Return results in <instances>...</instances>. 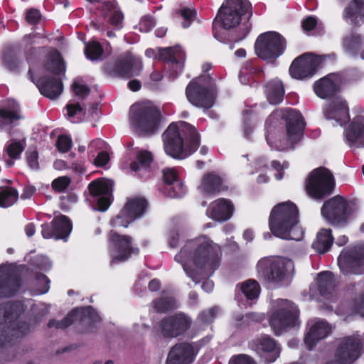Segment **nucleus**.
<instances>
[{"mask_svg":"<svg viewBox=\"0 0 364 364\" xmlns=\"http://www.w3.org/2000/svg\"><path fill=\"white\" fill-rule=\"evenodd\" d=\"M265 126L266 140L269 146L278 151H286L299 141L305 124L299 112L286 108L272 113Z\"/></svg>","mask_w":364,"mask_h":364,"instance_id":"f03ea898","label":"nucleus"},{"mask_svg":"<svg viewBox=\"0 0 364 364\" xmlns=\"http://www.w3.org/2000/svg\"><path fill=\"white\" fill-rule=\"evenodd\" d=\"M342 16L347 23L360 26L364 23V0H351L344 8Z\"/></svg>","mask_w":364,"mask_h":364,"instance_id":"f704fd0d","label":"nucleus"},{"mask_svg":"<svg viewBox=\"0 0 364 364\" xmlns=\"http://www.w3.org/2000/svg\"><path fill=\"white\" fill-rule=\"evenodd\" d=\"M67 117L71 122H77L75 117L82 112V108L79 103L70 104L67 107Z\"/></svg>","mask_w":364,"mask_h":364,"instance_id":"e2e57ef3","label":"nucleus"},{"mask_svg":"<svg viewBox=\"0 0 364 364\" xmlns=\"http://www.w3.org/2000/svg\"><path fill=\"white\" fill-rule=\"evenodd\" d=\"M267 99L270 104L277 105L282 102L284 88L282 82L277 79L269 81L265 87Z\"/></svg>","mask_w":364,"mask_h":364,"instance_id":"ea45409f","label":"nucleus"},{"mask_svg":"<svg viewBox=\"0 0 364 364\" xmlns=\"http://www.w3.org/2000/svg\"><path fill=\"white\" fill-rule=\"evenodd\" d=\"M163 178H164V184L166 185V183H171L173 181H180L178 178L177 173L173 168H166L163 171Z\"/></svg>","mask_w":364,"mask_h":364,"instance_id":"774afa93","label":"nucleus"},{"mask_svg":"<svg viewBox=\"0 0 364 364\" xmlns=\"http://www.w3.org/2000/svg\"><path fill=\"white\" fill-rule=\"evenodd\" d=\"M218 311V307L215 306L210 308L206 311H202L198 315V319L203 323H211L214 320Z\"/></svg>","mask_w":364,"mask_h":364,"instance_id":"680f3d73","label":"nucleus"},{"mask_svg":"<svg viewBox=\"0 0 364 364\" xmlns=\"http://www.w3.org/2000/svg\"><path fill=\"white\" fill-rule=\"evenodd\" d=\"M228 364H257V363L247 354H237L230 358Z\"/></svg>","mask_w":364,"mask_h":364,"instance_id":"bf43d9fd","label":"nucleus"},{"mask_svg":"<svg viewBox=\"0 0 364 364\" xmlns=\"http://www.w3.org/2000/svg\"><path fill=\"white\" fill-rule=\"evenodd\" d=\"M141 70L142 64L140 58L130 53L120 55L116 60L113 68L117 75L125 78L139 75Z\"/></svg>","mask_w":364,"mask_h":364,"instance_id":"5701e85b","label":"nucleus"},{"mask_svg":"<svg viewBox=\"0 0 364 364\" xmlns=\"http://www.w3.org/2000/svg\"><path fill=\"white\" fill-rule=\"evenodd\" d=\"M222 179L214 172L205 174L201 181L200 188L207 194L215 193L221 190Z\"/></svg>","mask_w":364,"mask_h":364,"instance_id":"79ce46f5","label":"nucleus"},{"mask_svg":"<svg viewBox=\"0 0 364 364\" xmlns=\"http://www.w3.org/2000/svg\"><path fill=\"white\" fill-rule=\"evenodd\" d=\"M294 264L282 257H264L257 264V277L265 282L280 287L292 277Z\"/></svg>","mask_w":364,"mask_h":364,"instance_id":"0eeeda50","label":"nucleus"},{"mask_svg":"<svg viewBox=\"0 0 364 364\" xmlns=\"http://www.w3.org/2000/svg\"><path fill=\"white\" fill-rule=\"evenodd\" d=\"M195 358V350L191 344L179 343L171 348L166 364H191Z\"/></svg>","mask_w":364,"mask_h":364,"instance_id":"c756f323","label":"nucleus"},{"mask_svg":"<svg viewBox=\"0 0 364 364\" xmlns=\"http://www.w3.org/2000/svg\"><path fill=\"white\" fill-rule=\"evenodd\" d=\"M161 192L170 198H181L186 193V188L183 182L180 181H173L171 183H166L161 187Z\"/></svg>","mask_w":364,"mask_h":364,"instance_id":"49530a36","label":"nucleus"},{"mask_svg":"<svg viewBox=\"0 0 364 364\" xmlns=\"http://www.w3.org/2000/svg\"><path fill=\"white\" fill-rule=\"evenodd\" d=\"M215 84L210 77L204 75L189 82L186 90V95L193 105L209 109L215 103Z\"/></svg>","mask_w":364,"mask_h":364,"instance_id":"9d476101","label":"nucleus"},{"mask_svg":"<svg viewBox=\"0 0 364 364\" xmlns=\"http://www.w3.org/2000/svg\"><path fill=\"white\" fill-rule=\"evenodd\" d=\"M335 283L333 274L329 272H323L318 275L316 286L319 294L324 299H329L335 290Z\"/></svg>","mask_w":364,"mask_h":364,"instance_id":"58836bf2","label":"nucleus"},{"mask_svg":"<svg viewBox=\"0 0 364 364\" xmlns=\"http://www.w3.org/2000/svg\"><path fill=\"white\" fill-rule=\"evenodd\" d=\"M102 13L107 26H110L115 30L123 27L124 15L114 1H107L102 6Z\"/></svg>","mask_w":364,"mask_h":364,"instance_id":"e433bc0d","label":"nucleus"},{"mask_svg":"<svg viewBox=\"0 0 364 364\" xmlns=\"http://www.w3.org/2000/svg\"><path fill=\"white\" fill-rule=\"evenodd\" d=\"M342 83L340 74L331 73L314 82V90L316 95L322 99L333 98L339 92Z\"/></svg>","mask_w":364,"mask_h":364,"instance_id":"a878e982","label":"nucleus"},{"mask_svg":"<svg viewBox=\"0 0 364 364\" xmlns=\"http://www.w3.org/2000/svg\"><path fill=\"white\" fill-rule=\"evenodd\" d=\"M20 119V107L17 102L7 100L0 105V129L11 131L18 125Z\"/></svg>","mask_w":364,"mask_h":364,"instance_id":"bb28decb","label":"nucleus"},{"mask_svg":"<svg viewBox=\"0 0 364 364\" xmlns=\"http://www.w3.org/2000/svg\"><path fill=\"white\" fill-rule=\"evenodd\" d=\"M341 45L348 55L355 57L364 46V39L360 34L350 32L343 36Z\"/></svg>","mask_w":364,"mask_h":364,"instance_id":"4c0bfd02","label":"nucleus"},{"mask_svg":"<svg viewBox=\"0 0 364 364\" xmlns=\"http://www.w3.org/2000/svg\"><path fill=\"white\" fill-rule=\"evenodd\" d=\"M108 240L112 263L124 262L132 255L139 254V248L132 246V238L128 235H121L115 231L111 230L109 234Z\"/></svg>","mask_w":364,"mask_h":364,"instance_id":"2eb2a0df","label":"nucleus"},{"mask_svg":"<svg viewBox=\"0 0 364 364\" xmlns=\"http://www.w3.org/2000/svg\"><path fill=\"white\" fill-rule=\"evenodd\" d=\"M338 264L344 275L364 273V245L343 250L338 258Z\"/></svg>","mask_w":364,"mask_h":364,"instance_id":"4468645a","label":"nucleus"},{"mask_svg":"<svg viewBox=\"0 0 364 364\" xmlns=\"http://www.w3.org/2000/svg\"><path fill=\"white\" fill-rule=\"evenodd\" d=\"M19 287V278L6 267L0 266V297L13 296L18 291Z\"/></svg>","mask_w":364,"mask_h":364,"instance_id":"c9c22d12","label":"nucleus"},{"mask_svg":"<svg viewBox=\"0 0 364 364\" xmlns=\"http://www.w3.org/2000/svg\"><path fill=\"white\" fill-rule=\"evenodd\" d=\"M77 319L91 324L99 321L100 318L95 310L92 306H88L74 309L61 321L50 320L48 326L49 328H65Z\"/></svg>","mask_w":364,"mask_h":364,"instance_id":"412c9836","label":"nucleus"},{"mask_svg":"<svg viewBox=\"0 0 364 364\" xmlns=\"http://www.w3.org/2000/svg\"><path fill=\"white\" fill-rule=\"evenodd\" d=\"M326 58V55L305 53L294 60L289 68V73L292 77L298 80L311 77Z\"/></svg>","mask_w":364,"mask_h":364,"instance_id":"a211bd4d","label":"nucleus"},{"mask_svg":"<svg viewBox=\"0 0 364 364\" xmlns=\"http://www.w3.org/2000/svg\"><path fill=\"white\" fill-rule=\"evenodd\" d=\"M30 80L36 85L40 92L45 97L50 99L58 97L63 92V83L61 80L55 77H44L37 81L34 80L31 70L28 73Z\"/></svg>","mask_w":364,"mask_h":364,"instance_id":"7c9ffc66","label":"nucleus"},{"mask_svg":"<svg viewBox=\"0 0 364 364\" xmlns=\"http://www.w3.org/2000/svg\"><path fill=\"white\" fill-rule=\"evenodd\" d=\"M331 333V326L325 320L318 319L311 326L304 338L307 349L312 350L320 340L324 339Z\"/></svg>","mask_w":364,"mask_h":364,"instance_id":"473e14b6","label":"nucleus"},{"mask_svg":"<svg viewBox=\"0 0 364 364\" xmlns=\"http://www.w3.org/2000/svg\"><path fill=\"white\" fill-rule=\"evenodd\" d=\"M323 114L327 119H333L342 125L349 120L348 106L341 96L334 97L323 108Z\"/></svg>","mask_w":364,"mask_h":364,"instance_id":"cd10ccee","label":"nucleus"},{"mask_svg":"<svg viewBox=\"0 0 364 364\" xmlns=\"http://www.w3.org/2000/svg\"><path fill=\"white\" fill-rule=\"evenodd\" d=\"M26 161L28 166L33 170H38L39 168L38 164V154L36 151H28L26 153Z\"/></svg>","mask_w":364,"mask_h":364,"instance_id":"69168bd1","label":"nucleus"},{"mask_svg":"<svg viewBox=\"0 0 364 364\" xmlns=\"http://www.w3.org/2000/svg\"><path fill=\"white\" fill-rule=\"evenodd\" d=\"M72 90L80 99H85L90 93L89 87L78 80L73 82Z\"/></svg>","mask_w":364,"mask_h":364,"instance_id":"4d7b16f0","label":"nucleus"},{"mask_svg":"<svg viewBox=\"0 0 364 364\" xmlns=\"http://www.w3.org/2000/svg\"><path fill=\"white\" fill-rule=\"evenodd\" d=\"M269 315L270 326L274 334L279 336L296 324L298 309L291 301L277 299L271 302Z\"/></svg>","mask_w":364,"mask_h":364,"instance_id":"1a4fd4ad","label":"nucleus"},{"mask_svg":"<svg viewBox=\"0 0 364 364\" xmlns=\"http://www.w3.org/2000/svg\"><path fill=\"white\" fill-rule=\"evenodd\" d=\"M191 323L190 318L180 312L162 320L161 327L164 336L174 338L187 331Z\"/></svg>","mask_w":364,"mask_h":364,"instance_id":"b1692460","label":"nucleus"},{"mask_svg":"<svg viewBox=\"0 0 364 364\" xmlns=\"http://www.w3.org/2000/svg\"><path fill=\"white\" fill-rule=\"evenodd\" d=\"M75 154H69L65 160L58 159L53 163V168L55 170L63 171L71 169L73 172L82 174L85 172V168L82 161L79 160H73Z\"/></svg>","mask_w":364,"mask_h":364,"instance_id":"37998d69","label":"nucleus"},{"mask_svg":"<svg viewBox=\"0 0 364 364\" xmlns=\"http://www.w3.org/2000/svg\"><path fill=\"white\" fill-rule=\"evenodd\" d=\"M334 179L333 174L326 168L320 167L310 173L306 184L308 194L314 199H322L333 192Z\"/></svg>","mask_w":364,"mask_h":364,"instance_id":"ddd939ff","label":"nucleus"},{"mask_svg":"<svg viewBox=\"0 0 364 364\" xmlns=\"http://www.w3.org/2000/svg\"><path fill=\"white\" fill-rule=\"evenodd\" d=\"M24 310V305L21 301L0 305V323L5 322L8 324L6 328L0 331V346L26 335L31 330V324L18 321Z\"/></svg>","mask_w":364,"mask_h":364,"instance_id":"423d86ee","label":"nucleus"},{"mask_svg":"<svg viewBox=\"0 0 364 364\" xmlns=\"http://www.w3.org/2000/svg\"><path fill=\"white\" fill-rule=\"evenodd\" d=\"M25 146L24 141H13L8 144L6 152L11 159H17L24 150Z\"/></svg>","mask_w":364,"mask_h":364,"instance_id":"864d4df0","label":"nucleus"},{"mask_svg":"<svg viewBox=\"0 0 364 364\" xmlns=\"http://www.w3.org/2000/svg\"><path fill=\"white\" fill-rule=\"evenodd\" d=\"M252 349L264 361L274 362L280 355L279 344L272 337L263 336L255 341L252 345Z\"/></svg>","mask_w":364,"mask_h":364,"instance_id":"393cba45","label":"nucleus"},{"mask_svg":"<svg viewBox=\"0 0 364 364\" xmlns=\"http://www.w3.org/2000/svg\"><path fill=\"white\" fill-rule=\"evenodd\" d=\"M159 57L168 63L173 72L171 73L173 77H176L182 73L185 60V53L180 46L160 49Z\"/></svg>","mask_w":364,"mask_h":364,"instance_id":"c85d7f7f","label":"nucleus"},{"mask_svg":"<svg viewBox=\"0 0 364 364\" xmlns=\"http://www.w3.org/2000/svg\"><path fill=\"white\" fill-rule=\"evenodd\" d=\"M114 182L112 180H96L89 185V190L96 203L93 209L101 212L106 211L111 204Z\"/></svg>","mask_w":364,"mask_h":364,"instance_id":"aec40b11","label":"nucleus"},{"mask_svg":"<svg viewBox=\"0 0 364 364\" xmlns=\"http://www.w3.org/2000/svg\"><path fill=\"white\" fill-rule=\"evenodd\" d=\"M222 250L205 235L188 241L175 256V261L180 263L186 275L196 284L203 277H210L220 267Z\"/></svg>","mask_w":364,"mask_h":364,"instance_id":"f257e3e1","label":"nucleus"},{"mask_svg":"<svg viewBox=\"0 0 364 364\" xmlns=\"http://www.w3.org/2000/svg\"><path fill=\"white\" fill-rule=\"evenodd\" d=\"M154 308L158 312L165 313L176 309L178 305L173 296H163L153 301Z\"/></svg>","mask_w":364,"mask_h":364,"instance_id":"8fccbe9b","label":"nucleus"},{"mask_svg":"<svg viewBox=\"0 0 364 364\" xmlns=\"http://www.w3.org/2000/svg\"><path fill=\"white\" fill-rule=\"evenodd\" d=\"M147 208V202L142 198H134L129 200L124 208L111 220L113 227H124L140 218L144 215Z\"/></svg>","mask_w":364,"mask_h":364,"instance_id":"dca6fc26","label":"nucleus"},{"mask_svg":"<svg viewBox=\"0 0 364 364\" xmlns=\"http://www.w3.org/2000/svg\"><path fill=\"white\" fill-rule=\"evenodd\" d=\"M153 161V156L151 152L140 150L136 154V160L131 163L130 168L133 171L146 170Z\"/></svg>","mask_w":364,"mask_h":364,"instance_id":"a18cd8bd","label":"nucleus"},{"mask_svg":"<svg viewBox=\"0 0 364 364\" xmlns=\"http://www.w3.org/2000/svg\"><path fill=\"white\" fill-rule=\"evenodd\" d=\"M180 14L183 19L182 22V26L184 28H187L191 26V23L196 19V11L189 7H183L180 9Z\"/></svg>","mask_w":364,"mask_h":364,"instance_id":"5fc2aeb1","label":"nucleus"},{"mask_svg":"<svg viewBox=\"0 0 364 364\" xmlns=\"http://www.w3.org/2000/svg\"><path fill=\"white\" fill-rule=\"evenodd\" d=\"M70 178L68 176H60L52 182V188L58 192L64 191L70 183Z\"/></svg>","mask_w":364,"mask_h":364,"instance_id":"13d9d810","label":"nucleus"},{"mask_svg":"<svg viewBox=\"0 0 364 364\" xmlns=\"http://www.w3.org/2000/svg\"><path fill=\"white\" fill-rule=\"evenodd\" d=\"M252 15V5L248 0H226L213 23L214 37L225 42L227 31L233 30L231 41L238 42L244 39L250 31L249 19Z\"/></svg>","mask_w":364,"mask_h":364,"instance_id":"7ed1b4c3","label":"nucleus"},{"mask_svg":"<svg viewBox=\"0 0 364 364\" xmlns=\"http://www.w3.org/2000/svg\"><path fill=\"white\" fill-rule=\"evenodd\" d=\"M41 37L38 34H28L25 36L22 40V45L24 47L27 60H30L37 53L42 50H48L46 69L54 74H60L65 72V65L60 53L55 48L45 47L36 48L34 46L38 44V39Z\"/></svg>","mask_w":364,"mask_h":364,"instance_id":"f8f14e48","label":"nucleus"},{"mask_svg":"<svg viewBox=\"0 0 364 364\" xmlns=\"http://www.w3.org/2000/svg\"><path fill=\"white\" fill-rule=\"evenodd\" d=\"M85 53L87 58L90 60H101L103 48L99 42L90 41L85 46Z\"/></svg>","mask_w":364,"mask_h":364,"instance_id":"3c124183","label":"nucleus"},{"mask_svg":"<svg viewBox=\"0 0 364 364\" xmlns=\"http://www.w3.org/2000/svg\"><path fill=\"white\" fill-rule=\"evenodd\" d=\"M285 48V39L275 31L260 34L255 43L256 55L269 63H274L283 54Z\"/></svg>","mask_w":364,"mask_h":364,"instance_id":"9b49d317","label":"nucleus"},{"mask_svg":"<svg viewBox=\"0 0 364 364\" xmlns=\"http://www.w3.org/2000/svg\"><path fill=\"white\" fill-rule=\"evenodd\" d=\"M166 154L176 159H183L199 146L200 136L196 128L186 122L171 123L163 134Z\"/></svg>","mask_w":364,"mask_h":364,"instance_id":"20e7f679","label":"nucleus"},{"mask_svg":"<svg viewBox=\"0 0 364 364\" xmlns=\"http://www.w3.org/2000/svg\"><path fill=\"white\" fill-rule=\"evenodd\" d=\"M239 289L247 300L257 299L260 293V287L258 282L254 279H248L237 285Z\"/></svg>","mask_w":364,"mask_h":364,"instance_id":"c03bdc74","label":"nucleus"},{"mask_svg":"<svg viewBox=\"0 0 364 364\" xmlns=\"http://www.w3.org/2000/svg\"><path fill=\"white\" fill-rule=\"evenodd\" d=\"M159 116V111L150 103H135L129 111L131 127L139 135L151 134L158 129Z\"/></svg>","mask_w":364,"mask_h":364,"instance_id":"6e6552de","label":"nucleus"},{"mask_svg":"<svg viewBox=\"0 0 364 364\" xmlns=\"http://www.w3.org/2000/svg\"><path fill=\"white\" fill-rule=\"evenodd\" d=\"M18 198V192L12 187H0V207L8 208L14 204Z\"/></svg>","mask_w":364,"mask_h":364,"instance_id":"de8ad7c7","label":"nucleus"},{"mask_svg":"<svg viewBox=\"0 0 364 364\" xmlns=\"http://www.w3.org/2000/svg\"><path fill=\"white\" fill-rule=\"evenodd\" d=\"M363 345V340L358 336L342 338L336 352V359L343 364H351L360 357Z\"/></svg>","mask_w":364,"mask_h":364,"instance_id":"6ab92c4d","label":"nucleus"},{"mask_svg":"<svg viewBox=\"0 0 364 364\" xmlns=\"http://www.w3.org/2000/svg\"><path fill=\"white\" fill-rule=\"evenodd\" d=\"M262 70L257 68L253 62L249 61L241 68L239 73V79L242 84L246 85L249 83L250 80L255 77V75H259L261 74Z\"/></svg>","mask_w":364,"mask_h":364,"instance_id":"09e8293b","label":"nucleus"},{"mask_svg":"<svg viewBox=\"0 0 364 364\" xmlns=\"http://www.w3.org/2000/svg\"><path fill=\"white\" fill-rule=\"evenodd\" d=\"M41 229V235L45 239L54 237L67 241L72 231V223L67 216L60 215L55 217L50 224H43Z\"/></svg>","mask_w":364,"mask_h":364,"instance_id":"4be33fe9","label":"nucleus"},{"mask_svg":"<svg viewBox=\"0 0 364 364\" xmlns=\"http://www.w3.org/2000/svg\"><path fill=\"white\" fill-rule=\"evenodd\" d=\"M36 282L38 286L36 291L38 294H43L48 291L50 280L45 274H38L36 277Z\"/></svg>","mask_w":364,"mask_h":364,"instance_id":"6e6d98bb","label":"nucleus"},{"mask_svg":"<svg viewBox=\"0 0 364 364\" xmlns=\"http://www.w3.org/2000/svg\"><path fill=\"white\" fill-rule=\"evenodd\" d=\"M2 64L8 70L17 72L20 67V60L13 51L9 50L3 55Z\"/></svg>","mask_w":364,"mask_h":364,"instance_id":"603ef678","label":"nucleus"},{"mask_svg":"<svg viewBox=\"0 0 364 364\" xmlns=\"http://www.w3.org/2000/svg\"><path fill=\"white\" fill-rule=\"evenodd\" d=\"M272 233L283 240H300L303 230L299 225V210L292 202L278 204L272 209L269 219Z\"/></svg>","mask_w":364,"mask_h":364,"instance_id":"39448f33","label":"nucleus"},{"mask_svg":"<svg viewBox=\"0 0 364 364\" xmlns=\"http://www.w3.org/2000/svg\"><path fill=\"white\" fill-rule=\"evenodd\" d=\"M72 139L65 135L58 136L56 141V146L59 151L65 153L71 148Z\"/></svg>","mask_w":364,"mask_h":364,"instance_id":"052dcab7","label":"nucleus"},{"mask_svg":"<svg viewBox=\"0 0 364 364\" xmlns=\"http://www.w3.org/2000/svg\"><path fill=\"white\" fill-rule=\"evenodd\" d=\"M234 212L232 202L228 199L220 198L213 202L207 209V215L219 222L229 220Z\"/></svg>","mask_w":364,"mask_h":364,"instance_id":"72a5a7b5","label":"nucleus"},{"mask_svg":"<svg viewBox=\"0 0 364 364\" xmlns=\"http://www.w3.org/2000/svg\"><path fill=\"white\" fill-rule=\"evenodd\" d=\"M348 203L340 196L326 200L321 208L322 216L332 225H344L348 216Z\"/></svg>","mask_w":364,"mask_h":364,"instance_id":"f3484780","label":"nucleus"},{"mask_svg":"<svg viewBox=\"0 0 364 364\" xmlns=\"http://www.w3.org/2000/svg\"><path fill=\"white\" fill-rule=\"evenodd\" d=\"M345 141L351 148L364 147V117L353 119L345 131Z\"/></svg>","mask_w":364,"mask_h":364,"instance_id":"2f4dec72","label":"nucleus"},{"mask_svg":"<svg viewBox=\"0 0 364 364\" xmlns=\"http://www.w3.org/2000/svg\"><path fill=\"white\" fill-rule=\"evenodd\" d=\"M333 237L331 229H321L318 232L312 247L318 253L323 254L328 251L333 242Z\"/></svg>","mask_w":364,"mask_h":364,"instance_id":"a19ab883","label":"nucleus"},{"mask_svg":"<svg viewBox=\"0 0 364 364\" xmlns=\"http://www.w3.org/2000/svg\"><path fill=\"white\" fill-rule=\"evenodd\" d=\"M155 23V21L151 16H145L141 19L138 27L141 32L146 33L152 29Z\"/></svg>","mask_w":364,"mask_h":364,"instance_id":"0e129e2a","label":"nucleus"},{"mask_svg":"<svg viewBox=\"0 0 364 364\" xmlns=\"http://www.w3.org/2000/svg\"><path fill=\"white\" fill-rule=\"evenodd\" d=\"M353 314L364 316V292L355 300L353 306Z\"/></svg>","mask_w":364,"mask_h":364,"instance_id":"338daca9","label":"nucleus"}]
</instances>
